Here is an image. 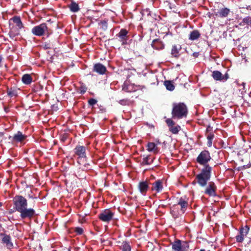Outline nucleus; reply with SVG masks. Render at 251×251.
<instances>
[{"label": "nucleus", "instance_id": "7", "mask_svg": "<svg viewBox=\"0 0 251 251\" xmlns=\"http://www.w3.org/2000/svg\"><path fill=\"white\" fill-rule=\"evenodd\" d=\"M114 213L109 209H105L99 214V218L101 221L108 223L112 219Z\"/></svg>", "mask_w": 251, "mask_h": 251}, {"label": "nucleus", "instance_id": "37", "mask_svg": "<svg viewBox=\"0 0 251 251\" xmlns=\"http://www.w3.org/2000/svg\"><path fill=\"white\" fill-rule=\"evenodd\" d=\"M156 144L157 145L158 144H160L161 143L159 141V140H158V141H156Z\"/></svg>", "mask_w": 251, "mask_h": 251}, {"label": "nucleus", "instance_id": "23", "mask_svg": "<svg viewBox=\"0 0 251 251\" xmlns=\"http://www.w3.org/2000/svg\"><path fill=\"white\" fill-rule=\"evenodd\" d=\"M200 37V33L198 30H193L189 35V39L191 40H195Z\"/></svg>", "mask_w": 251, "mask_h": 251}, {"label": "nucleus", "instance_id": "2", "mask_svg": "<svg viewBox=\"0 0 251 251\" xmlns=\"http://www.w3.org/2000/svg\"><path fill=\"white\" fill-rule=\"evenodd\" d=\"M212 168L209 165L205 166L201 173L196 176L198 184L202 187L205 186L211 177Z\"/></svg>", "mask_w": 251, "mask_h": 251}, {"label": "nucleus", "instance_id": "22", "mask_svg": "<svg viewBox=\"0 0 251 251\" xmlns=\"http://www.w3.org/2000/svg\"><path fill=\"white\" fill-rule=\"evenodd\" d=\"M70 10L73 12H76L79 10V7L77 3L75 1H72L68 6Z\"/></svg>", "mask_w": 251, "mask_h": 251}, {"label": "nucleus", "instance_id": "8", "mask_svg": "<svg viewBox=\"0 0 251 251\" xmlns=\"http://www.w3.org/2000/svg\"><path fill=\"white\" fill-rule=\"evenodd\" d=\"M250 228L248 226H246L240 228L239 234L236 236V240L237 242L242 243L244 237L247 236L249 231Z\"/></svg>", "mask_w": 251, "mask_h": 251}, {"label": "nucleus", "instance_id": "4", "mask_svg": "<svg viewBox=\"0 0 251 251\" xmlns=\"http://www.w3.org/2000/svg\"><path fill=\"white\" fill-rule=\"evenodd\" d=\"M211 156L209 152L206 150L202 151L197 158V162L204 167L207 165V163L210 160Z\"/></svg>", "mask_w": 251, "mask_h": 251}, {"label": "nucleus", "instance_id": "41", "mask_svg": "<svg viewBox=\"0 0 251 251\" xmlns=\"http://www.w3.org/2000/svg\"><path fill=\"white\" fill-rule=\"evenodd\" d=\"M123 90H124L125 91L127 92L128 91L127 90H126L125 88H123Z\"/></svg>", "mask_w": 251, "mask_h": 251}, {"label": "nucleus", "instance_id": "30", "mask_svg": "<svg viewBox=\"0 0 251 251\" xmlns=\"http://www.w3.org/2000/svg\"><path fill=\"white\" fill-rule=\"evenodd\" d=\"M152 162V160H150V156L148 155L144 158L142 164L144 165H150L151 164Z\"/></svg>", "mask_w": 251, "mask_h": 251}, {"label": "nucleus", "instance_id": "16", "mask_svg": "<svg viewBox=\"0 0 251 251\" xmlns=\"http://www.w3.org/2000/svg\"><path fill=\"white\" fill-rule=\"evenodd\" d=\"M94 71L100 75H103L106 71V68L102 64L97 63L94 66Z\"/></svg>", "mask_w": 251, "mask_h": 251}, {"label": "nucleus", "instance_id": "33", "mask_svg": "<svg viewBox=\"0 0 251 251\" xmlns=\"http://www.w3.org/2000/svg\"><path fill=\"white\" fill-rule=\"evenodd\" d=\"M166 123L167 124L168 126L169 127V128L175 125L174 122L171 119H167L166 120Z\"/></svg>", "mask_w": 251, "mask_h": 251}, {"label": "nucleus", "instance_id": "32", "mask_svg": "<svg viewBox=\"0 0 251 251\" xmlns=\"http://www.w3.org/2000/svg\"><path fill=\"white\" fill-rule=\"evenodd\" d=\"M243 21L248 25H251V17L248 16L245 17L244 18Z\"/></svg>", "mask_w": 251, "mask_h": 251}, {"label": "nucleus", "instance_id": "13", "mask_svg": "<svg viewBox=\"0 0 251 251\" xmlns=\"http://www.w3.org/2000/svg\"><path fill=\"white\" fill-rule=\"evenodd\" d=\"M138 189L142 195L145 196L148 191L149 186L147 181H142L139 183Z\"/></svg>", "mask_w": 251, "mask_h": 251}, {"label": "nucleus", "instance_id": "19", "mask_svg": "<svg viewBox=\"0 0 251 251\" xmlns=\"http://www.w3.org/2000/svg\"><path fill=\"white\" fill-rule=\"evenodd\" d=\"M181 49L180 45H173L171 50V54L172 56L178 58L179 56V51Z\"/></svg>", "mask_w": 251, "mask_h": 251}, {"label": "nucleus", "instance_id": "12", "mask_svg": "<svg viewBox=\"0 0 251 251\" xmlns=\"http://www.w3.org/2000/svg\"><path fill=\"white\" fill-rule=\"evenodd\" d=\"M163 189V182L161 180H157L152 183L151 190L156 193L161 192Z\"/></svg>", "mask_w": 251, "mask_h": 251}, {"label": "nucleus", "instance_id": "31", "mask_svg": "<svg viewBox=\"0 0 251 251\" xmlns=\"http://www.w3.org/2000/svg\"><path fill=\"white\" fill-rule=\"evenodd\" d=\"M119 103L123 105H128L130 103V100L127 99H123L120 100L119 101Z\"/></svg>", "mask_w": 251, "mask_h": 251}, {"label": "nucleus", "instance_id": "36", "mask_svg": "<svg viewBox=\"0 0 251 251\" xmlns=\"http://www.w3.org/2000/svg\"><path fill=\"white\" fill-rule=\"evenodd\" d=\"M101 24H103L105 27H106V22L105 21L101 22Z\"/></svg>", "mask_w": 251, "mask_h": 251}, {"label": "nucleus", "instance_id": "6", "mask_svg": "<svg viewBox=\"0 0 251 251\" xmlns=\"http://www.w3.org/2000/svg\"><path fill=\"white\" fill-rule=\"evenodd\" d=\"M47 29V25L44 23L34 26L32 29L31 32L35 35L41 36L44 34Z\"/></svg>", "mask_w": 251, "mask_h": 251}, {"label": "nucleus", "instance_id": "1", "mask_svg": "<svg viewBox=\"0 0 251 251\" xmlns=\"http://www.w3.org/2000/svg\"><path fill=\"white\" fill-rule=\"evenodd\" d=\"M13 201L15 210L20 213V217L22 219H30L35 214V211L33 208H27V201L24 197L16 196L14 197Z\"/></svg>", "mask_w": 251, "mask_h": 251}, {"label": "nucleus", "instance_id": "35", "mask_svg": "<svg viewBox=\"0 0 251 251\" xmlns=\"http://www.w3.org/2000/svg\"><path fill=\"white\" fill-rule=\"evenodd\" d=\"M97 101V100H96L95 99H91L89 100V101H88V103L89 104L91 105V106H93L95 104H96Z\"/></svg>", "mask_w": 251, "mask_h": 251}, {"label": "nucleus", "instance_id": "9", "mask_svg": "<svg viewBox=\"0 0 251 251\" xmlns=\"http://www.w3.org/2000/svg\"><path fill=\"white\" fill-rule=\"evenodd\" d=\"M212 76L214 80L223 82L226 81L229 77L227 73L223 75L222 74L218 71H214L212 72Z\"/></svg>", "mask_w": 251, "mask_h": 251}, {"label": "nucleus", "instance_id": "14", "mask_svg": "<svg viewBox=\"0 0 251 251\" xmlns=\"http://www.w3.org/2000/svg\"><path fill=\"white\" fill-rule=\"evenodd\" d=\"M216 186L214 183L213 182H210L205 190V193L209 196H214L216 195Z\"/></svg>", "mask_w": 251, "mask_h": 251}, {"label": "nucleus", "instance_id": "10", "mask_svg": "<svg viewBox=\"0 0 251 251\" xmlns=\"http://www.w3.org/2000/svg\"><path fill=\"white\" fill-rule=\"evenodd\" d=\"M75 153L79 159H85L86 157V148L82 146H77L74 150Z\"/></svg>", "mask_w": 251, "mask_h": 251}, {"label": "nucleus", "instance_id": "40", "mask_svg": "<svg viewBox=\"0 0 251 251\" xmlns=\"http://www.w3.org/2000/svg\"><path fill=\"white\" fill-rule=\"evenodd\" d=\"M1 56H0V63L1 62Z\"/></svg>", "mask_w": 251, "mask_h": 251}, {"label": "nucleus", "instance_id": "26", "mask_svg": "<svg viewBox=\"0 0 251 251\" xmlns=\"http://www.w3.org/2000/svg\"><path fill=\"white\" fill-rule=\"evenodd\" d=\"M120 249L122 251H130L131 247L127 242H124L120 246Z\"/></svg>", "mask_w": 251, "mask_h": 251}, {"label": "nucleus", "instance_id": "3", "mask_svg": "<svg viewBox=\"0 0 251 251\" xmlns=\"http://www.w3.org/2000/svg\"><path fill=\"white\" fill-rule=\"evenodd\" d=\"M172 117L174 119H181L187 114V108L183 103H174L172 111Z\"/></svg>", "mask_w": 251, "mask_h": 251}, {"label": "nucleus", "instance_id": "24", "mask_svg": "<svg viewBox=\"0 0 251 251\" xmlns=\"http://www.w3.org/2000/svg\"><path fill=\"white\" fill-rule=\"evenodd\" d=\"M11 20L16 24L18 28L21 29L23 27V24L19 17H14Z\"/></svg>", "mask_w": 251, "mask_h": 251}, {"label": "nucleus", "instance_id": "28", "mask_svg": "<svg viewBox=\"0 0 251 251\" xmlns=\"http://www.w3.org/2000/svg\"><path fill=\"white\" fill-rule=\"evenodd\" d=\"M180 129L181 127L179 126H173L169 128L170 131H171L173 134H177L179 131H180Z\"/></svg>", "mask_w": 251, "mask_h": 251}, {"label": "nucleus", "instance_id": "29", "mask_svg": "<svg viewBox=\"0 0 251 251\" xmlns=\"http://www.w3.org/2000/svg\"><path fill=\"white\" fill-rule=\"evenodd\" d=\"M214 138V135L213 134L210 133L207 136V145L209 147H211L212 144V140Z\"/></svg>", "mask_w": 251, "mask_h": 251}, {"label": "nucleus", "instance_id": "27", "mask_svg": "<svg viewBox=\"0 0 251 251\" xmlns=\"http://www.w3.org/2000/svg\"><path fill=\"white\" fill-rule=\"evenodd\" d=\"M164 85L165 86L166 89L169 91H173L175 89V86L170 81H165L164 82Z\"/></svg>", "mask_w": 251, "mask_h": 251}, {"label": "nucleus", "instance_id": "20", "mask_svg": "<svg viewBox=\"0 0 251 251\" xmlns=\"http://www.w3.org/2000/svg\"><path fill=\"white\" fill-rule=\"evenodd\" d=\"M172 249L174 251H184L182 249L181 241L177 240L172 244Z\"/></svg>", "mask_w": 251, "mask_h": 251}, {"label": "nucleus", "instance_id": "38", "mask_svg": "<svg viewBox=\"0 0 251 251\" xmlns=\"http://www.w3.org/2000/svg\"><path fill=\"white\" fill-rule=\"evenodd\" d=\"M2 205V203L1 202H0V207H1Z\"/></svg>", "mask_w": 251, "mask_h": 251}, {"label": "nucleus", "instance_id": "11", "mask_svg": "<svg viewBox=\"0 0 251 251\" xmlns=\"http://www.w3.org/2000/svg\"><path fill=\"white\" fill-rule=\"evenodd\" d=\"M127 33L128 32L126 29H122L117 34V36L119 38V41L122 42V45L127 44V41L128 39Z\"/></svg>", "mask_w": 251, "mask_h": 251}, {"label": "nucleus", "instance_id": "34", "mask_svg": "<svg viewBox=\"0 0 251 251\" xmlns=\"http://www.w3.org/2000/svg\"><path fill=\"white\" fill-rule=\"evenodd\" d=\"M75 232L78 234H82L83 232V229L81 227H77L75 229Z\"/></svg>", "mask_w": 251, "mask_h": 251}, {"label": "nucleus", "instance_id": "5", "mask_svg": "<svg viewBox=\"0 0 251 251\" xmlns=\"http://www.w3.org/2000/svg\"><path fill=\"white\" fill-rule=\"evenodd\" d=\"M27 136L21 131H18L13 136H9V139L13 144H22L26 139Z\"/></svg>", "mask_w": 251, "mask_h": 251}, {"label": "nucleus", "instance_id": "39", "mask_svg": "<svg viewBox=\"0 0 251 251\" xmlns=\"http://www.w3.org/2000/svg\"><path fill=\"white\" fill-rule=\"evenodd\" d=\"M200 251H205V250H204V249H201V250Z\"/></svg>", "mask_w": 251, "mask_h": 251}, {"label": "nucleus", "instance_id": "18", "mask_svg": "<svg viewBox=\"0 0 251 251\" xmlns=\"http://www.w3.org/2000/svg\"><path fill=\"white\" fill-rule=\"evenodd\" d=\"M177 205L180 206V212L184 213L188 206V202L182 198H180L177 203Z\"/></svg>", "mask_w": 251, "mask_h": 251}, {"label": "nucleus", "instance_id": "17", "mask_svg": "<svg viewBox=\"0 0 251 251\" xmlns=\"http://www.w3.org/2000/svg\"><path fill=\"white\" fill-rule=\"evenodd\" d=\"M147 150L149 152H152L153 153H157L159 151V149L157 146V144L153 142H149L148 143Z\"/></svg>", "mask_w": 251, "mask_h": 251}, {"label": "nucleus", "instance_id": "21", "mask_svg": "<svg viewBox=\"0 0 251 251\" xmlns=\"http://www.w3.org/2000/svg\"><path fill=\"white\" fill-rule=\"evenodd\" d=\"M22 80L24 84L28 85L31 83L32 78L30 75L25 74L23 75Z\"/></svg>", "mask_w": 251, "mask_h": 251}, {"label": "nucleus", "instance_id": "42", "mask_svg": "<svg viewBox=\"0 0 251 251\" xmlns=\"http://www.w3.org/2000/svg\"><path fill=\"white\" fill-rule=\"evenodd\" d=\"M9 213H12L13 212L12 211H9Z\"/></svg>", "mask_w": 251, "mask_h": 251}, {"label": "nucleus", "instance_id": "25", "mask_svg": "<svg viewBox=\"0 0 251 251\" xmlns=\"http://www.w3.org/2000/svg\"><path fill=\"white\" fill-rule=\"evenodd\" d=\"M229 9L227 8H222L220 10L219 15L221 17H226L229 13Z\"/></svg>", "mask_w": 251, "mask_h": 251}, {"label": "nucleus", "instance_id": "15", "mask_svg": "<svg viewBox=\"0 0 251 251\" xmlns=\"http://www.w3.org/2000/svg\"><path fill=\"white\" fill-rule=\"evenodd\" d=\"M0 236H3L2 238V243L5 244L6 247L10 249L12 248L13 244L11 241V237L9 235L0 234Z\"/></svg>", "mask_w": 251, "mask_h": 251}]
</instances>
